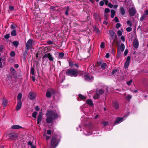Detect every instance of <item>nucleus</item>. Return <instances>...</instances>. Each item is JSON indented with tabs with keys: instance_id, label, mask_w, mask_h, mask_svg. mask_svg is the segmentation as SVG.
Masks as SVG:
<instances>
[{
	"instance_id": "obj_1",
	"label": "nucleus",
	"mask_w": 148,
	"mask_h": 148,
	"mask_svg": "<svg viewBox=\"0 0 148 148\" xmlns=\"http://www.w3.org/2000/svg\"><path fill=\"white\" fill-rule=\"evenodd\" d=\"M47 117L46 121L48 124L52 123L53 120L58 117V116L57 113H55L52 110H47L46 114Z\"/></svg>"
},
{
	"instance_id": "obj_2",
	"label": "nucleus",
	"mask_w": 148,
	"mask_h": 148,
	"mask_svg": "<svg viewBox=\"0 0 148 148\" xmlns=\"http://www.w3.org/2000/svg\"><path fill=\"white\" fill-rule=\"evenodd\" d=\"M65 73L66 75L71 77H77L79 73V71L74 68H69L66 70Z\"/></svg>"
},
{
	"instance_id": "obj_3",
	"label": "nucleus",
	"mask_w": 148,
	"mask_h": 148,
	"mask_svg": "<svg viewBox=\"0 0 148 148\" xmlns=\"http://www.w3.org/2000/svg\"><path fill=\"white\" fill-rule=\"evenodd\" d=\"M60 141V139L58 138L57 136H53L51 140L50 147L56 148L58 145Z\"/></svg>"
},
{
	"instance_id": "obj_4",
	"label": "nucleus",
	"mask_w": 148,
	"mask_h": 148,
	"mask_svg": "<svg viewBox=\"0 0 148 148\" xmlns=\"http://www.w3.org/2000/svg\"><path fill=\"white\" fill-rule=\"evenodd\" d=\"M22 97V94L21 93H18L17 95V104L16 108V109L17 111L19 110L21 108L22 105V102L21 101V99Z\"/></svg>"
},
{
	"instance_id": "obj_5",
	"label": "nucleus",
	"mask_w": 148,
	"mask_h": 148,
	"mask_svg": "<svg viewBox=\"0 0 148 148\" xmlns=\"http://www.w3.org/2000/svg\"><path fill=\"white\" fill-rule=\"evenodd\" d=\"M109 32L111 37L112 39L113 40V44L116 40L117 39V36L113 30H109Z\"/></svg>"
},
{
	"instance_id": "obj_6",
	"label": "nucleus",
	"mask_w": 148,
	"mask_h": 148,
	"mask_svg": "<svg viewBox=\"0 0 148 148\" xmlns=\"http://www.w3.org/2000/svg\"><path fill=\"white\" fill-rule=\"evenodd\" d=\"M124 49L125 45L123 43H122L121 45L120 49H118L117 50V54L116 56L117 58H119L121 56V51L120 50H121V51L123 52L124 51Z\"/></svg>"
},
{
	"instance_id": "obj_7",
	"label": "nucleus",
	"mask_w": 148,
	"mask_h": 148,
	"mask_svg": "<svg viewBox=\"0 0 148 148\" xmlns=\"http://www.w3.org/2000/svg\"><path fill=\"white\" fill-rule=\"evenodd\" d=\"M33 42V40L31 39H29L25 44L26 49L29 50L32 46V44Z\"/></svg>"
},
{
	"instance_id": "obj_8",
	"label": "nucleus",
	"mask_w": 148,
	"mask_h": 148,
	"mask_svg": "<svg viewBox=\"0 0 148 148\" xmlns=\"http://www.w3.org/2000/svg\"><path fill=\"white\" fill-rule=\"evenodd\" d=\"M136 10L135 8L132 7L128 10V12L130 16H134L136 14Z\"/></svg>"
},
{
	"instance_id": "obj_9",
	"label": "nucleus",
	"mask_w": 148,
	"mask_h": 148,
	"mask_svg": "<svg viewBox=\"0 0 148 148\" xmlns=\"http://www.w3.org/2000/svg\"><path fill=\"white\" fill-rule=\"evenodd\" d=\"M130 56H128L126 58L124 65V67L125 69H126L128 68L130 64Z\"/></svg>"
},
{
	"instance_id": "obj_10",
	"label": "nucleus",
	"mask_w": 148,
	"mask_h": 148,
	"mask_svg": "<svg viewBox=\"0 0 148 148\" xmlns=\"http://www.w3.org/2000/svg\"><path fill=\"white\" fill-rule=\"evenodd\" d=\"M47 58L49 60L51 61H53V58L52 57V55L50 53H49L45 54L42 57V59H43L45 58Z\"/></svg>"
},
{
	"instance_id": "obj_11",
	"label": "nucleus",
	"mask_w": 148,
	"mask_h": 148,
	"mask_svg": "<svg viewBox=\"0 0 148 148\" xmlns=\"http://www.w3.org/2000/svg\"><path fill=\"white\" fill-rule=\"evenodd\" d=\"M30 99L33 100L36 98V94L34 92H30L29 93V96H28Z\"/></svg>"
},
{
	"instance_id": "obj_12",
	"label": "nucleus",
	"mask_w": 148,
	"mask_h": 148,
	"mask_svg": "<svg viewBox=\"0 0 148 148\" xmlns=\"http://www.w3.org/2000/svg\"><path fill=\"white\" fill-rule=\"evenodd\" d=\"M42 112H40L39 113L37 118V122L38 124H40L42 120Z\"/></svg>"
},
{
	"instance_id": "obj_13",
	"label": "nucleus",
	"mask_w": 148,
	"mask_h": 148,
	"mask_svg": "<svg viewBox=\"0 0 148 148\" xmlns=\"http://www.w3.org/2000/svg\"><path fill=\"white\" fill-rule=\"evenodd\" d=\"M12 74L13 75V77L15 78L17 77L16 76V72L13 67H11L10 69Z\"/></svg>"
},
{
	"instance_id": "obj_14",
	"label": "nucleus",
	"mask_w": 148,
	"mask_h": 148,
	"mask_svg": "<svg viewBox=\"0 0 148 148\" xmlns=\"http://www.w3.org/2000/svg\"><path fill=\"white\" fill-rule=\"evenodd\" d=\"M17 137L18 136L16 133H10V139L16 140Z\"/></svg>"
},
{
	"instance_id": "obj_15",
	"label": "nucleus",
	"mask_w": 148,
	"mask_h": 148,
	"mask_svg": "<svg viewBox=\"0 0 148 148\" xmlns=\"http://www.w3.org/2000/svg\"><path fill=\"white\" fill-rule=\"evenodd\" d=\"M133 45L134 47L137 49L138 47L139 43L138 40L137 39L135 38L133 41Z\"/></svg>"
},
{
	"instance_id": "obj_16",
	"label": "nucleus",
	"mask_w": 148,
	"mask_h": 148,
	"mask_svg": "<svg viewBox=\"0 0 148 148\" xmlns=\"http://www.w3.org/2000/svg\"><path fill=\"white\" fill-rule=\"evenodd\" d=\"M123 118L120 117H117L115 122L114 123L113 125H116V124L117 123H121L123 121Z\"/></svg>"
},
{
	"instance_id": "obj_17",
	"label": "nucleus",
	"mask_w": 148,
	"mask_h": 148,
	"mask_svg": "<svg viewBox=\"0 0 148 148\" xmlns=\"http://www.w3.org/2000/svg\"><path fill=\"white\" fill-rule=\"evenodd\" d=\"M28 50L26 49L25 51L23 52L22 53V56L23 58V60L24 61H26L27 55V52Z\"/></svg>"
},
{
	"instance_id": "obj_18",
	"label": "nucleus",
	"mask_w": 148,
	"mask_h": 148,
	"mask_svg": "<svg viewBox=\"0 0 148 148\" xmlns=\"http://www.w3.org/2000/svg\"><path fill=\"white\" fill-rule=\"evenodd\" d=\"M119 73V69H116L113 70L111 73V75L115 76L116 74H118Z\"/></svg>"
},
{
	"instance_id": "obj_19",
	"label": "nucleus",
	"mask_w": 148,
	"mask_h": 148,
	"mask_svg": "<svg viewBox=\"0 0 148 148\" xmlns=\"http://www.w3.org/2000/svg\"><path fill=\"white\" fill-rule=\"evenodd\" d=\"M113 106L115 109L117 110L119 107V104L116 101H114L113 103Z\"/></svg>"
},
{
	"instance_id": "obj_20",
	"label": "nucleus",
	"mask_w": 148,
	"mask_h": 148,
	"mask_svg": "<svg viewBox=\"0 0 148 148\" xmlns=\"http://www.w3.org/2000/svg\"><path fill=\"white\" fill-rule=\"evenodd\" d=\"M22 128V127L19 125H13L11 127V128L13 129H17Z\"/></svg>"
},
{
	"instance_id": "obj_21",
	"label": "nucleus",
	"mask_w": 148,
	"mask_h": 148,
	"mask_svg": "<svg viewBox=\"0 0 148 148\" xmlns=\"http://www.w3.org/2000/svg\"><path fill=\"white\" fill-rule=\"evenodd\" d=\"M86 103L87 104L91 106H92L94 105L92 101L90 99L87 100L86 101Z\"/></svg>"
},
{
	"instance_id": "obj_22",
	"label": "nucleus",
	"mask_w": 148,
	"mask_h": 148,
	"mask_svg": "<svg viewBox=\"0 0 148 148\" xmlns=\"http://www.w3.org/2000/svg\"><path fill=\"white\" fill-rule=\"evenodd\" d=\"M119 10L121 14L122 15H124L125 14V11L124 8L123 7H121Z\"/></svg>"
},
{
	"instance_id": "obj_23",
	"label": "nucleus",
	"mask_w": 148,
	"mask_h": 148,
	"mask_svg": "<svg viewBox=\"0 0 148 148\" xmlns=\"http://www.w3.org/2000/svg\"><path fill=\"white\" fill-rule=\"evenodd\" d=\"M17 27V25L15 24L12 23L10 25L11 29L13 30L14 29H16Z\"/></svg>"
},
{
	"instance_id": "obj_24",
	"label": "nucleus",
	"mask_w": 148,
	"mask_h": 148,
	"mask_svg": "<svg viewBox=\"0 0 148 148\" xmlns=\"http://www.w3.org/2000/svg\"><path fill=\"white\" fill-rule=\"evenodd\" d=\"M12 46H14L16 48H17L19 44V42L18 41H14L12 42Z\"/></svg>"
},
{
	"instance_id": "obj_25",
	"label": "nucleus",
	"mask_w": 148,
	"mask_h": 148,
	"mask_svg": "<svg viewBox=\"0 0 148 148\" xmlns=\"http://www.w3.org/2000/svg\"><path fill=\"white\" fill-rule=\"evenodd\" d=\"M78 96L80 99L82 100H84L86 99V97L84 96L81 94H79Z\"/></svg>"
},
{
	"instance_id": "obj_26",
	"label": "nucleus",
	"mask_w": 148,
	"mask_h": 148,
	"mask_svg": "<svg viewBox=\"0 0 148 148\" xmlns=\"http://www.w3.org/2000/svg\"><path fill=\"white\" fill-rule=\"evenodd\" d=\"M94 16L95 19L96 20H97L99 19V20L101 21V19L99 16L97 14L95 13L94 14Z\"/></svg>"
},
{
	"instance_id": "obj_27",
	"label": "nucleus",
	"mask_w": 148,
	"mask_h": 148,
	"mask_svg": "<svg viewBox=\"0 0 148 148\" xmlns=\"http://www.w3.org/2000/svg\"><path fill=\"white\" fill-rule=\"evenodd\" d=\"M11 35L12 36H15L17 35L16 30V29H14L11 32Z\"/></svg>"
},
{
	"instance_id": "obj_28",
	"label": "nucleus",
	"mask_w": 148,
	"mask_h": 148,
	"mask_svg": "<svg viewBox=\"0 0 148 148\" xmlns=\"http://www.w3.org/2000/svg\"><path fill=\"white\" fill-rule=\"evenodd\" d=\"M111 17L112 18H113L114 17V15L115 14L116 12L114 10H111Z\"/></svg>"
},
{
	"instance_id": "obj_29",
	"label": "nucleus",
	"mask_w": 148,
	"mask_h": 148,
	"mask_svg": "<svg viewBox=\"0 0 148 148\" xmlns=\"http://www.w3.org/2000/svg\"><path fill=\"white\" fill-rule=\"evenodd\" d=\"M84 79L86 80L90 81L91 80V78L88 75H84Z\"/></svg>"
},
{
	"instance_id": "obj_30",
	"label": "nucleus",
	"mask_w": 148,
	"mask_h": 148,
	"mask_svg": "<svg viewBox=\"0 0 148 148\" xmlns=\"http://www.w3.org/2000/svg\"><path fill=\"white\" fill-rule=\"evenodd\" d=\"M51 92L49 91H47L46 93V96L47 98H50L51 96Z\"/></svg>"
},
{
	"instance_id": "obj_31",
	"label": "nucleus",
	"mask_w": 148,
	"mask_h": 148,
	"mask_svg": "<svg viewBox=\"0 0 148 148\" xmlns=\"http://www.w3.org/2000/svg\"><path fill=\"white\" fill-rule=\"evenodd\" d=\"M93 97L95 99H98L99 98V94L97 93L95 94L93 96Z\"/></svg>"
},
{
	"instance_id": "obj_32",
	"label": "nucleus",
	"mask_w": 148,
	"mask_h": 148,
	"mask_svg": "<svg viewBox=\"0 0 148 148\" xmlns=\"http://www.w3.org/2000/svg\"><path fill=\"white\" fill-rule=\"evenodd\" d=\"M146 18V15L145 14H143L140 17V20L141 21H143Z\"/></svg>"
},
{
	"instance_id": "obj_33",
	"label": "nucleus",
	"mask_w": 148,
	"mask_h": 148,
	"mask_svg": "<svg viewBox=\"0 0 148 148\" xmlns=\"http://www.w3.org/2000/svg\"><path fill=\"white\" fill-rule=\"evenodd\" d=\"M2 104L4 106V107L6 106L7 105V102L6 99H3Z\"/></svg>"
},
{
	"instance_id": "obj_34",
	"label": "nucleus",
	"mask_w": 148,
	"mask_h": 148,
	"mask_svg": "<svg viewBox=\"0 0 148 148\" xmlns=\"http://www.w3.org/2000/svg\"><path fill=\"white\" fill-rule=\"evenodd\" d=\"M69 7L68 6H67L66 8V10L65 12V14L67 16H68L69 15L68 12L69 11Z\"/></svg>"
},
{
	"instance_id": "obj_35",
	"label": "nucleus",
	"mask_w": 148,
	"mask_h": 148,
	"mask_svg": "<svg viewBox=\"0 0 148 148\" xmlns=\"http://www.w3.org/2000/svg\"><path fill=\"white\" fill-rule=\"evenodd\" d=\"M101 68L103 69H105L107 66V64L106 63H104L101 64Z\"/></svg>"
},
{
	"instance_id": "obj_36",
	"label": "nucleus",
	"mask_w": 148,
	"mask_h": 148,
	"mask_svg": "<svg viewBox=\"0 0 148 148\" xmlns=\"http://www.w3.org/2000/svg\"><path fill=\"white\" fill-rule=\"evenodd\" d=\"M69 66L71 67H73L74 66V63L71 61L69 60L68 61Z\"/></svg>"
},
{
	"instance_id": "obj_37",
	"label": "nucleus",
	"mask_w": 148,
	"mask_h": 148,
	"mask_svg": "<svg viewBox=\"0 0 148 148\" xmlns=\"http://www.w3.org/2000/svg\"><path fill=\"white\" fill-rule=\"evenodd\" d=\"M37 114V112H36L34 111L32 114V116L33 118H36V115Z\"/></svg>"
},
{
	"instance_id": "obj_38",
	"label": "nucleus",
	"mask_w": 148,
	"mask_h": 148,
	"mask_svg": "<svg viewBox=\"0 0 148 148\" xmlns=\"http://www.w3.org/2000/svg\"><path fill=\"white\" fill-rule=\"evenodd\" d=\"M15 52L14 51H11L10 53V55L12 57H14L15 56Z\"/></svg>"
},
{
	"instance_id": "obj_39",
	"label": "nucleus",
	"mask_w": 148,
	"mask_h": 148,
	"mask_svg": "<svg viewBox=\"0 0 148 148\" xmlns=\"http://www.w3.org/2000/svg\"><path fill=\"white\" fill-rule=\"evenodd\" d=\"M64 56V53L62 52H60L59 54V57L60 58H62Z\"/></svg>"
},
{
	"instance_id": "obj_40",
	"label": "nucleus",
	"mask_w": 148,
	"mask_h": 148,
	"mask_svg": "<svg viewBox=\"0 0 148 148\" xmlns=\"http://www.w3.org/2000/svg\"><path fill=\"white\" fill-rule=\"evenodd\" d=\"M98 92L99 94L101 95L103 93L104 90L103 89H100L99 90Z\"/></svg>"
},
{
	"instance_id": "obj_41",
	"label": "nucleus",
	"mask_w": 148,
	"mask_h": 148,
	"mask_svg": "<svg viewBox=\"0 0 148 148\" xmlns=\"http://www.w3.org/2000/svg\"><path fill=\"white\" fill-rule=\"evenodd\" d=\"M50 90V92H51V94H54L56 93V91L54 89L52 88H50L49 89Z\"/></svg>"
},
{
	"instance_id": "obj_42",
	"label": "nucleus",
	"mask_w": 148,
	"mask_h": 148,
	"mask_svg": "<svg viewBox=\"0 0 148 148\" xmlns=\"http://www.w3.org/2000/svg\"><path fill=\"white\" fill-rule=\"evenodd\" d=\"M127 24L129 25L130 26H132V23L131 22L130 20H128L127 21Z\"/></svg>"
},
{
	"instance_id": "obj_43",
	"label": "nucleus",
	"mask_w": 148,
	"mask_h": 148,
	"mask_svg": "<svg viewBox=\"0 0 148 148\" xmlns=\"http://www.w3.org/2000/svg\"><path fill=\"white\" fill-rule=\"evenodd\" d=\"M100 47L101 48L103 49L105 47V43L103 42H102L101 43Z\"/></svg>"
},
{
	"instance_id": "obj_44",
	"label": "nucleus",
	"mask_w": 148,
	"mask_h": 148,
	"mask_svg": "<svg viewBox=\"0 0 148 148\" xmlns=\"http://www.w3.org/2000/svg\"><path fill=\"white\" fill-rule=\"evenodd\" d=\"M101 64V62H97L96 64H95V66L96 67H97L100 66Z\"/></svg>"
},
{
	"instance_id": "obj_45",
	"label": "nucleus",
	"mask_w": 148,
	"mask_h": 148,
	"mask_svg": "<svg viewBox=\"0 0 148 148\" xmlns=\"http://www.w3.org/2000/svg\"><path fill=\"white\" fill-rule=\"evenodd\" d=\"M132 29V28L130 27H128L126 28L127 31L128 32H131Z\"/></svg>"
},
{
	"instance_id": "obj_46",
	"label": "nucleus",
	"mask_w": 148,
	"mask_h": 148,
	"mask_svg": "<svg viewBox=\"0 0 148 148\" xmlns=\"http://www.w3.org/2000/svg\"><path fill=\"white\" fill-rule=\"evenodd\" d=\"M117 34L119 36H120L122 35V33L121 31L119 30L117 32Z\"/></svg>"
},
{
	"instance_id": "obj_47",
	"label": "nucleus",
	"mask_w": 148,
	"mask_h": 148,
	"mask_svg": "<svg viewBox=\"0 0 148 148\" xmlns=\"http://www.w3.org/2000/svg\"><path fill=\"white\" fill-rule=\"evenodd\" d=\"M132 82V80L131 79L130 81L127 82V84L128 86L130 85Z\"/></svg>"
},
{
	"instance_id": "obj_48",
	"label": "nucleus",
	"mask_w": 148,
	"mask_h": 148,
	"mask_svg": "<svg viewBox=\"0 0 148 148\" xmlns=\"http://www.w3.org/2000/svg\"><path fill=\"white\" fill-rule=\"evenodd\" d=\"M101 123L103 124L104 126H106L108 124V121H103V122Z\"/></svg>"
},
{
	"instance_id": "obj_49",
	"label": "nucleus",
	"mask_w": 148,
	"mask_h": 148,
	"mask_svg": "<svg viewBox=\"0 0 148 148\" xmlns=\"http://www.w3.org/2000/svg\"><path fill=\"white\" fill-rule=\"evenodd\" d=\"M9 38V34H7L5 35L4 36V38L5 40L8 39Z\"/></svg>"
},
{
	"instance_id": "obj_50",
	"label": "nucleus",
	"mask_w": 148,
	"mask_h": 148,
	"mask_svg": "<svg viewBox=\"0 0 148 148\" xmlns=\"http://www.w3.org/2000/svg\"><path fill=\"white\" fill-rule=\"evenodd\" d=\"M31 73L33 75H34L35 74L34 69L33 67H32L31 69Z\"/></svg>"
},
{
	"instance_id": "obj_51",
	"label": "nucleus",
	"mask_w": 148,
	"mask_h": 148,
	"mask_svg": "<svg viewBox=\"0 0 148 148\" xmlns=\"http://www.w3.org/2000/svg\"><path fill=\"white\" fill-rule=\"evenodd\" d=\"M110 12V9L108 8H106L105 10V13H107Z\"/></svg>"
},
{
	"instance_id": "obj_52",
	"label": "nucleus",
	"mask_w": 148,
	"mask_h": 148,
	"mask_svg": "<svg viewBox=\"0 0 148 148\" xmlns=\"http://www.w3.org/2000/svg\"><path fill=\"white\" fill-rule=\"evenodd\" d=\"M121 25L120 23H117L116 25V27L117 29H119L121 27Z\"/></svg>"
},
{
	"instance_id": "obj_53",
	"label": "nucleus",
	"mask_w": 148,
	"mask_h": 148,
	"mask_svg": "<svg viewBox=\"0 0 148 148\" xmlns=\"http://www.w3.org/2000/svg\"><path fill=\"white\" fill-rule=\"evenodd\" d=\"M114 20L116 23H117L119 21V19L116 16L115 17Z\"/></svg>"
},
{
	"instance_id": "obj_54",
	"label": "nucleus",
	"mask_w": 148,
	"mask_h": 148,
	"mask_svg": "<svg viewBox=\"0 0 148 148\" xmlns=\"http://www.w3.org/2000/svg\"><path fill=\"white\" fill-rule=\"evenodd\" d=\"M128 50L127 49H126L124 53V56H126L128 53Z\"/></svg>"
},
{
	"instance_id": "obj_55",
	"label": "nucleus",
	"mask_w": 148,
	"mask_h": 148,
	"mask_svg": "<svg viewBox=\"0 0 148 148\" xmlns=\"http://www.w3.org/2000/svg\"><path fill=\"white\" fill-rule=\"evenodd\" d=\"M47 43L49 45H51L53 43L52 41L49 40L47 42Z\"/></svg>"
},
{
	"instance_id": "obj_56",
	"label": "nucleus",
	"mask_w": 148,
	"mask_h": 148,
	"mask_svg": "<svg viewBox=\"0 0 148 148\" xmlns=\"http://www.w3.org/2000/svg\"><path fill=\"white\" fill-rule=\"evenodd\" d=\"M132 97L130 95H128L127 96V97H126V99L128 100H129Z\"/></svg>"
},
{
	"instance_id": "obj_57",
	"label": "nucleus",
	"mask_w": 148,
	"mask_h": 148,
	"mask_svg": "<svg viewBox=\"0 0 148 148\" xmlns=\"http://www.w3.org/2000/svg\"><path fill=\"white\" fill-rule=\"evenodd\" d=\"M104 4V2L103 1H101L99 3V5L101 6H103Z\"/></svg>"
},
{
	"instance_id": "obj_58",
	"label": "nucleus",
	"mask_w": 148,
	"mask_h": 148,
	"mask_svg": "<svg viewBox=\"0 0 148 148\" xmlns=\"http://www.w3.org/2000/svg\"><path fill=\"white\" fill-rule=\"evenodd\" d=\"M116 51L114 50V49H112L111 53L112 54L114 55L115 52Z\"/></svg>"
},
{
	"instance_id": "obj_59",
	"label": "nucleus",
	"mask_w": 148,
	"mask_h": 148,
	"mask_svg": "<svg viewBox=\"0 0 148 148\" xmlns=\"http://www.w3.org/2000/svg\"><path fill=\"white\" fill-rule=\"evenodd\" d=\"M35 109L36 111H38L40 110V108H39L38 106H36L35 107Z\"/></svg>"
},
{
	"instance_id": "obj_60",
	"label": "nucleus",
	"mask_w": 148,
	"mask_h": 148,
	"mask_svg": "<svg viewBox=\"0 0 148 148\" xmlns=\"http://www.w3.org/2000/svg\"><path fill=\"white\" fill-rule=\"evenodd\" d=\"M47 133L48 134L50 135L51 134V131L50 130H48L47 131Z\"/></svg>"
},
{
	"instance_id": "obj_61",
	"label": "nucleus",
	"mask_w": 148,
	"mask_h": 148,
	"mask_svg": "<svg viewBox=\"0 0 148 148\" xmlns=\"http://www.w3.org/2000/svg\"><path fill=\"white\" fill-rule=\"evenodd\" d=\"M108 6L110 8H112L113 6V5L112 4H111V3H109V4H108Z\"/></svg>"
},
{
	"instance_id": "obj_62",
	"label": "nucleus",
	"mask_w": 148,
	"mask_h": 148,
	"mask_svg": "<svg viewBox=\"0 0 148 148\" xmlns=\"http://www.w3.org/2000/svg\"><path fill=\"white\" fill-rule=\"evenodd\" d=\"M121 40L123 41H125V37L124 36H121Z\"/></svg>"
},
{
	"instance_id": "obj_63",
	"label": "nucleus",
	"mask_w": 148,
	"mask_h": 148,
	"mask_svg": "<svg viewBox=\"0 0 148 148\" xmlns=\"http://www.w3.org/2000/svg\"><path fill=\"white\" fill-rule=\"evenodd\" d=\"M14 8L13 6H10V11H12L14 10Z\"/></svg>"
},
{
	"instance_id": "obj_64",
	"label": "nucleus",
	"mask_w": 148,
	"mask_h": 148,
	"mask_svg": "<svg viewBox=\"0 0 148 148\" xmlns=\"http://www.w3.org/2000/svg\"><path fill=\"white\" fill-rule=\"evenodd\" d=\"M14 67L15 68L17 69L19 67V65L18 64H15L14 65Z\"/></svg>"
}]
</instances>
